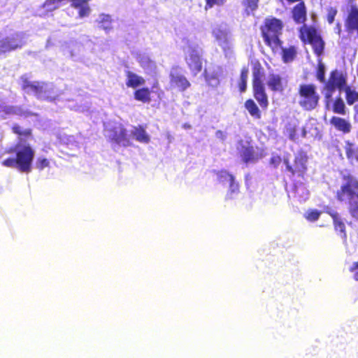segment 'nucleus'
Wrapping results in <instances>:
<instances>
[{"mask_svg": "<svg viewBox=\"0 0 358 358\" xmlns=\"http://www.w3.org/2000/svg\"><path fill=\"white\" fill-rule=\"evenodd\" d=\"M344 25L348 34L355 33L358 37V7L356 5H352L348 10Z\"/></svg>", "mask_w": 358, "mask_h": 358, "instance_id": "obj_12", "label": "nucleus"}, {"mask_svg": "<svg viewBox=\"0 0 358 358\" xmlns=\"http://www.w3.org/2000/svg\"><path fill=\"white\" fill-rule=\"evenodd\" d=\"M109 139L118 145L127 146L129 145V139L127 136V131L122 125L112 127L109 130Z\"/></svg>", "mask_w": 358, "mask_h": 358, "instance_id": "obj_14", "label": "nucleus"}, {"mask_svg": "<svg viewBox=\"0 0 358 358\" xmlns=\"http://www.w3.org/2000/svg\"><path fill=\"white\" fill-rule=\"evenodd\" d=\"M297 94L299 96V105L304 110L310 111L318 106L320 96L315 84H300L298 87Z\"/></svg>", "mask_w": 358, "mask_h": 358, "instance_id": "obj_5", "label": "nucleus"}, {"mask_svg": "<svg viewBox=\"0 0 358 358\" xmlns=\"http://www.w3.org/2000/svg\"><path fill=\"white\" fill-rule=\"evenodd\" d=\"M159 87V83L157 81H156L153 85H152V88H157Z\"/></svg>", "mask_w": 358, "mask_h": 358, "instance_id": "obj_50", "label": "nucleus"}, {"mask_svg": "<svg viewBox=\"0 0 358 358\" xmlns=\"http://www.w3.org/2000/svg\"><path fill=\"white\" fill-rule=\"evenodd\" d=\"M237 150L239 157L245 164H255L261 158L250 142L245 143L243 140L239 141Z\"/></svg>", "mask_w": 358, "mask_h": 358, "instance_id": "obj_9", "label": "nucleus"}, {"mask_svg": "<svg viewBox=\"0 0 358 358\" xmlns=\"http://www.w3.org/2000/svg\"><path fill=\"white\" fill-rule=\"evenodd\" d=\"M345 181L336 192V199L341 202H348V212L358 221V180L351 174L344 175Z\"/></svg>", "mask_w": 358, "mask_h": 358, "instance_id": "obj_1", "label": "nucleus"}, {"mask_svg": "<svg viewBox=\"0 0 358 358\" xmlns=\"http://www.w3.org/2000/svg\"><path fill=\"white\" fill-rule=\"evenodd\" d=\"M316 78L319 82L325 84V83H326L325 66H324V64L322 63L320 59L319 61V63H318L317 67Z\"/></svg>", "mask_w": 358, "mask_h": 358, "instance_id": "obj_35", "label": "nucleus"}, {"mask_svg": "<svg viewBox=\"0 0 358 358\" xmlns=\"http://www.w3.org/2000/svg\"><path fill=\"white\" fill-rule=\"evenodd\" d=\"M50 166V162L44 157H38L36 162V168L39 171L43 170Z\"/></svg>", "mask_w": 358, "mask_h": 358, "instance_id": "obj_39", "label": "nucleus"}, {"mask_svg": "<svg viewBox=\"0 0 358 358\" xmlns=\"http://www.w3.org/2000/svg\"><path fill=\"white\" fill-rule=\"evenodd\" d=\"M32 115H33V113H30V112H27V113H26V115H27V116Z\"/></svg>", "mask_w": 358, "mask_h": 358, "instance_id": "obj_51", "label": "nucleus"}, {"mask_svg": "<svg viewBox=\"0 0 358 358\" xmlns=\"http://www.w3.org/2000/svg\"><path fill=\"white\" fill-rule=\"evenodd\" d=\"M259 0H243V3L246 10L254 11L258 8Z\"/></svg>", "mask_w": 358, "mask_h": 358, "instance_id": "obj_38", "label": "nucleus"}, {"mask_svg": "<svg viewBox=\"0 0 358 358\" xmlns=\"http://www.w3.org/2000/svg\"><path fill=\"white\" fill-rule=\"evenodd\" d=\"M216 135L217 137L222 138V139L224 138V135L223 132L220 130H219L216 132Z\"/></svg>", "mask_w": 358, "mask_h": 358, "instance_id": "obj_48", "label": "nucleus"}, {"mask_svg": "<svg viewBox=\"0 0 358 358\" xmlns=\"http://www.w3.org/2000/svg\"><path fill=\"white\" fill-rule=\"evenodd\" d=\"M252 71L253 96L261 108L262 109H266L268 106V99L262 81V78L264 74V69L258 62L253 65Z\"/></svg>", "mask_w": 358, "mask_h": 358, "instance_id": "obj_6", "label": "nucleus"}, {"mask_svg": "<svg viewBox=\"0 0 358 358\" xmlns=\"http://www.w3.org/2000/svg\"><path fill=\"white\" fill-rule=\"evenodd\" d=\"M227 0H206L205 10H207L214 6H222Z\"/></svg>", "mask_w": 358, "mask_h": 358, "instance_id": "obj_40", "label": "nucleus"}, {"mask_svg": "<svg viewBox=\"0 0 358 358\" xmlns=\"http://www.w3.org/2000/svg\"><path fill=\"white\" fill-rule=\"evenodd\" d=\"M266 84L272 92L283 93L287 86V80L279 74L270 73Z\"/></svg>", "mask_w": 358, "mask_h": 358, "instance_id": "obj_16", "label": "nucleus"}, {"mask_svg": "<svg viewBox=\"0 0 358 358\" xmlns=\"http://www.w3.org/2000/svg\"><path fill=\"white\" fill-rule=\"evenodd\" d=\"M185 127L189 128V127H190V126L189 125H188V126L185 125Z\"/></svg>", "mask_w": 358, "mask_h": 358, "instance_id": "obj_52", "label": "nucleus"}, {"mask_svg": "<svg viewBox=\"0 0 358 358\" xmlns=\"http://www.w3.org/2000/svg\"><path fill=\"white\" fill-rule=\"evenodd\" d=\"M282 59L285 63L293 62L297 55V49L294 45H289L287 48H281Z\"/></svg>", "mask_w": 358, "mask_h": 358, "instance_id": "obj_27", "label": "nucleus"}, {"mask_svg": "<svg viewBox=\"0 0 358 358\" xmlns=\"http://www.w3.org/2000/svg\"><path fill=\"white\" fill-rule=\"evenodd\" d=\"M282 159L280 156L275 155L273 156L270 158L269 163L271 165L273 166L275 168H277L280 164L281 163Z\"/></svg>", "mask_w": 358, "mask_h": 358, "instance_id": "obj_44", "label": "nucleus"}, {"mask_svg": "<svg viewBox=\"0 0 358 358\" xmlns=\"http://www.w3.org/2000/svg\"><path fill=\"white\" fill-rule=\"evenodd\" d=\"M281 3L287 2L288 4H292L298 2L291 10L292 17L295 23L303 24L307 20V8L305 2L303 0H278Z\"/></svg>", "mask_w": 358, "mask_h": 358, "instance_id": "obj_10", "label": "nucleus"}, {"mask_svg": "<svg viewBox=\"0 0 358 358\" xmlns=\"http://www.w3.org/2000/svg\"><path fill=\"white\" fill-rule=\"evenodd\" d=\"M347 74L338 69L332 70L330 72L328 80L324 85L326 91V97H330L332 94L338 90L343 91L347 87Z\"/></svg>", "mask_w": 358, "mask_h": 358, "instance_id": "obj_7", "label": "nucleus"}, {"mask_svg": "<svg viewBox=\"0 0 358 358\" xmlns=\"http://www.w3.org/2000/svg\"><path fill=\"white\" fill-rule=\"evenodd\" d=\"M98 23L100 24V28L108 31L112 29L111 23L112 19L109 15L101 14Z\"/></svg>", "mask_w": 358, "mask_h": 358, "instance_id": "obj_33", "label": "nucleus"}, {"mask_svg": "<svg viewBox=\"0 0 358 358\" xmlns=\"http://www.w3.org/2000/svg\"><path fill=\"white\" fill-rule=\"evenodd\" d=\"M133 137L138 142L148 143L150 141L149 135L142 125L134 127L131 131Z\"/></svg>", "mask_w": 358, "mask_h": 358, "instance_id": "obj_26", "label": "nucleus"}, {"mask_svg": "<svg viewBox=\"0 0 358 358\" xmlns=\"http://www.w3.org/2000/svg\"><path fill=\"white\" fill-rule=\"evenodd\" d=\"M71 2V6L78 10L80 17H84L89 15L90 8L89 6V0H69Z\"/></svg>", "mask_w": 358, "mask_h": 358, "instance_id": "obj_20", "label": "nucleus"}, {"mask_svg": "<svg viewBox=\"0 0 358 358\" xmlns=\"http://www.w3.org/2000/svg\"><path fill=\"white\" fill-rule=\"evenodd\" d=\"M307 162L308 157L303 152H300L294 156L292 164H290L289 159H284L286 169L291 173V176L292 177L297 176L302 178H304L307 171Z\"/></svg>", "mask_w": 358, "mask_h": 358, "instance_id": "obj_8", "label": "nucleus"}, {"mask_svg": "<svg viewBox=\"0 0 358 358\" xmlns=\"http://www.w3.org/2000/svg\"><path fill=\"white\" fill-rule=\"evenodd\" d=\"M344 150L347 159L351 162H358V147L350 141L345 142Z\"/></svg>", "mask_w": 358, "mask_h": 358, "instance_id": "obj_24", "label": "nucleus"}, {"mask_svg": "<svg viewBox=\"0 0 358 358\" xmlns=\"http://www.w3.org/2000/svg\"><path fill=\"white\" fill-rule=\"evenodd\" d=\"M134 98L135 100L143 103H150L152 100L151 90L147 87L136 89L134 92Z\"/></svg>", "mask_w": 358, "mask_h": 358, "instance_id": "obj_25", "label": "nucleus"}, {"mask_svg": "<svg viewBox=\"0 0 358 358\" xmlns=\"http://www.w3.org/2000/svg\"><path fill=\"white\" fill-rule=\"evenodd\" d=\"M248 76V69L246 67L242 68L241 71L240 80L247 82Z\"/></svg>", "mask_w": 358, "mask_h": 358, "instance_id": "obj_45", "label": "nucleus"}, {"mask_svg": "<svg viewBox=\"0 0 358 358\" xmlns=\"http://www.w3.org/2000/svg\"><path fill=\"white\" fill-rule=\"evenodd\" d=\"M338 13V10L335 7H329L327 9V21L329 24H331L334 20L335 17Z\"/></svg>", "mask_w": 358, "mask_h": 358, "instance_id": "obj_37", "label": "nucleus"}, {"mask_svg": "<svg viewBox=\"0 0 358 358\" xmlns=\"http://www.w3.org/2000/svg\"><path fill=\"white\" fill-rule=\"evenodd\" d=\"M238 88L241 92H244L247 88V82L240 80L238 83Z\"/></svg>", "mask_w": 358, "mask_h": 358, "instance_id": "obj_46", "label": "nucleus"}, {"mask_svg": "<svg viewBox=\"0 0 358 358\" xmlns=\"http://www.w3.org/2000/svg\"><path fill=\"white\" fill-rule=\"evenodd\" d=\"M327 213L333 220L334 229L339 231L342 234V237L345 240L347 238L345 226L344 222L340 218L338 213L336 211H327Z\"/></svg>", "mask_w": 358, "mask_h": 358, "instance_id": "obj_22", "label": "nucleus"}, {"mask_svg": "<svg viewBox=\"0 0 358 358\" xmlns=\"http://www.w3.org/2000/svg\"><path fill=\"white\" fill-rule=\"evenodd\" d=\"M349 271L353 274V279L358 281V260L352 263L349 268Z\"/></svg>", "mask_w": 358, "mask_h": 358, "instance_id": "obj_43", "label": "nucleus"}, {"mask_svg": "<svg viewBox=\"0 0 358 358\" xmlns=\"http://www.w3.org/2000/svg\"><path fill=\"white\" fill-rule=\"evenodd\" d=\"M178 69V66L172 68L169 74L170 85L180 92H185L190 87L191 83L184 75L177 71Z\"/></svg>", "mask_w": 358, "mask_h": 358, "instance_id": "obj_11", "label": "nucleus"}, {"mask_svg": "<svg viewBox=\"0 0 358 358\" xmlns=\"http://www.w3.org/2000/svg\"><path fill=\"white\" fill-rule=\"evenodd\" d=\"M13 134H15L18 138V142L22 145V143L33 138V130L31 128L22 129V127L17 123H15L11 127Z\"/></svg>", "mask_w": 358, "mask_h": 358, "instance_id": "obj_18", "label": "nucleus"}, {"mask_svg": "<svg viewBox=\"0 0 358 358\" xmlns=\"http://www.w3.org/2000/svg\"><path fill=\"white\" fill-rule=\"evenodd\" d=\"M322 212L317 209H309L304 214V217L309 222H315L318 220Z\"/></svg>", "mask_w": 358, "mask_h": 358, "instance_id": "obj_34", "label": "nucleus"}, {"mask_svg": "<svg viewBox=\"0 0 358 358\" xmlns=\"http://www.w3.org/2000/svg\"><path fill=\"white\" fill-rule=\"evenodd\" d=\"M244 106L253 118L259 120L262 117L261 110L253 99H247L245 101Z\"/></svg>", "mask_w": 358, "mask_h": 358, "instance_id": "obj_28", "label": "nucleus"}, {"mask_svg": "<svg viewBox=\"0 0 358 358\" xmlns=\"http://www.w3.org/2000/svg\"><path fill=\"white\" fill-rule=\"evenodd\" d=\"M329 124L336 131L343 134H349L352 130L350 121L338 116H332L329 120Z\"/></svg>", "mask_w": 358, "mask_h": 358, "instance_id": "obj_17", "label": "nucleus"}, {"mask_svg": "<svg viewBox=\"0 0 358 358\" xmlns=\"http://www.w3.org/2000/svg\"><path fill=\"white\" fill-rule=\"evenodd\" d=\"M343 91L345 93L346 102L349 106H352L358 101V92L355 89L347 85Z\"/></svg>", "mask_w": 358, "mask_h": 358, "instance_id": "obj_30", "label": "nucleus"}, {"mask_svg": "<svg viewBox=\"0 0 358 358\" xmlns=\"http://www.w3.org/2000/svg\"><path fill=\"white\" fill-rule=\"evenodd\" d=\"M300 187H301L305 191L304 200H306L309 195V192L306 189V188L305 187L304 184L303 182L294 183L292 189H293V191L294 192V193L296 194H297L299 192V189Z\"/></svg>", "mask_w": 358, "mask_h": 358, "instance_id": "obj_42", "label": "nucleus"}, {"mask_svg": "<svg viewBox=\"0 0 358 358\" xmlns=\"http://www.w3.org/2000/svg\"><path fill=\"white\" fill-rule=\"evenodd\" d=\"M185 61L193 76H196L201 71L203 67L201 57L196 50L193 49L189 52Z\"/></svg>", "mask_w": 358, "mask_h": 358, "instance_id": "obj_15", "label": "nucleus"}, {"mask_svg": "<svg viewBox=\"0 0 358 358\" xmlns=\"http://www.w3.org/2000/svg\"><path fill=\"white\" fill-rule=\"evenodd\" d=\"M213 34L220 45L229 43L228 34L225 30L216 29L213 30Z\"/></svg>", "mask_w": 358, "mask_h": 358, "instance_id": "obj_32", "label": "nucleus"}, {"mask_svg": "<svg viewBox=\"0 0 358 358\" xmlns=\"http://www.w3.org/2000/svg\"><path fill=\"white\" fill-rule=\"evenodd\" d=\"M299 37L305 44H310L314 54L321 57L324 52L325 42L313 26L302 25L299 29Z\"/></svg>", "mask_w": 358, "mask_h": 358, "instance_id": "obj_4", "label": "nucleus"}, {"mask_svg": "<svg viewBox=\"0 0 358 358\" xmlns=\"http://www.w3.org/2000/svg\"><path fill=\"white\" fill-rule=\"evenodd\" d=\"M344 150L347 159L351 162H358V147L350 141L345 142Z\"/></svg>", "mask_w": 358, "mask_h": 358, "instance_id": "obj_23", "label": "nucleus"}, {"mask_svg": "<svg viewBox=\"0 0 358 358\" xmlns=\"http://www.w3.org/2000/svg\"><path fill=\"white\" fill-rule=\"evenodd\" d=\"M284 28L283 22L275 17H266L260 26L261 36L266 46L273 52H278L282 48L283 41L280 39Z\"/></svg>", "mask_w": 358, "mask_h": 358, "instance_id": "obj_2", "label": "nucleus"}, {"mask_svg": "<svg viewBox=\"0 0 358 358\" xmlns=\"http://www.w3.org/2000/svg\"><path fill=\"white\" fill-rule=\"evenodd\" d=\"M15 157H8L1 162V164L8 168H16L22 173H29L34 159L35 152L30 145L17 143L12 150Z\"/></svg>", "mask_w": 358, "mask_h": 358, "instance_id": "obj_3", "label": "nucleus"}, {"mask_svg": "<svg viewBox=\"0 0 358 358\" xmlns=\"http://www.w3.org/2000/svg\"><path fill=\"white\" fill-rule=\"evenodd\" d=\"M239 193V184L235 181V177H231L229 180V187L226 194L225 199L229 200L234 199L235 195Z\"/></svg>", "mask_w": 358, "mask_h": 358, "instance_id": "obj_31", "label": "nucleus"}, {"mask_svg": "<svg viewBox=\"0 0 358 358\" xmlns=\"http://www.w3.org/2000/svg\"><path fill=\"white\" fill-rule=\"evenodd\" d=\"M296 132L297 129L295 125H289L288 127H287V134L288 135V137L292 141H295L296 138Z\"/></svg>", "mask_w": 358, "mask_h": 358, "instance_id": "obj_41", "label": "nucleus"}, {"mask_svg": "<svg viewBox=\"0 0 358 358\" xmlns=\"http://www.w3.org/2000/svg\"><path fill=\"white\" fill-rule=\"evenodd\" d=\"M126 85L128 87L136 89L137 87L143 85L145 83V80L142 76L130 71H126Z\"/></svg>", "mask_w": 358, "mask_h": 358, "instance_id": "obj_21", "label": "nucleus"}, {"mask_svg": "<svg viewBox=\"0 0 358 358\" xmlns=\"http://www.w3.org/2000/svg\"><path fill=\"white\" fill-rule=\"evenodd\" d=\"M217 177L218 180L220 182H223L225 181H229L231 180V177H234L232 174L229 173L227 170H220L218 171L217 173Z\"/></svg>", "mask_w": 358, "mask_h": 358, "instance_id": "obj_36", "label": "nucleus"}, {"mask_svg": "<svg viewBox=\"0 0 358 358\" xmlns=\"http://www.w3.org/2000/svg\"><path fill=\"white\" fill-rule=\"evenodd\" d=\"M332 111L334 113L339 115H345L347 113V108L343 99L338 96L336 97L332 104Z\"/></svg>", "mask_w": 358, "mask_h": 358, "instance_id": "obj_29", "label": "nucleus"}, {"mask_svg": "<svg viewBox=\"0 0 358 358\" xmlns=\"http://www.w3.org/2000/svg\"><path fill=\"white\" fill-rule=\"evenodd\" d=\"M336 33L340 36L341 34V24L340 22H337L335 27Z\"/></svg>", "mask_w": 358, "mask_h": 358, "instance_id": "obj_47", "label": "nucleus"}, {"mask_svg": "<svg viewBox=\"0 0 358 358\" xmlns=\"http://www.w3.org/2000/svg\"><path fill=\"white\" fill-rule=\"evenodd\" d=\"M20 80L22 81L21 88L27 92H33L37 97L46 92L45 90L46 83L44 82H31L26 76H22Z\"/></svg>", "mask_w": 358, "mask_h": 358, "instance_id": "obj_13", "label": "nucleus"}, {"mask_svg": "<svg viewBox=\"0 0 358 358\" xmlns=\"http://www.w3.org/2000/svg\"><path fill=\"white\" fill-rule=\"evenodd\" d=\"M22 47L13 38L6 37L0 40V55L14 51Z\"/></svg>", "mask_w": 358, "mask_h": 358, "instance_id": "obj_19", "label": "nucleus"}, {"mask_svg": "<svg viewBox=\"0 0 358 358\" xmlns=\"http://www.w3.org/2000/svg\"><path fill=\"white\" fill-rule=\"evenodd\" d=\"M306 130L305 127H303L302 128V136L306 137Z\"/></svg>", "mask_w": 358, "mask_h": 358, "instance_id": "obj_49", "label": "nucleus"}]
</instances>
